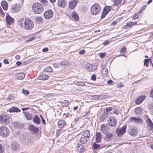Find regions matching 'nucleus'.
<instances>
[{"mask_svg":"<svg viewBox=\"0 0 153 153\" xmlns=\"http://www.w3.org/2000/svg\"><path fill=\"white\" fill-rule=\"evenodd\" d=\"M32 9L34 13L39 14L42 12L44 7L42 5L41 3H36L33 4Z\"/></svg>","mask_w":153,"mask_h":153,"instance_id":"nucleus-1","label":"nucleus"},{"mask_svg":"<svg viewBox=\"0 0 153 153\" xmlns=\"http://www.w3.org/2000/svg\"><path fill=\"white\" fill-rule=\"evenodd\" d=\"M101 11V8L100 5L96 4L93 5L91 8V11L92 14L96 15L99 14Z\"/></svg>","mask_w":153,"mask_h":153,"instance_id":"nucleus-2","label":"nucleus"},{"mask_svg":"<svg viewBox=\"0 0 153 153\" xmlns=\"http://www.w3.org/2000/svg\"><path fill=\"white\" fill-rule=\"evenodd\" d=\"M20 141L24 144H28L31 142L30 139L29 137V135L26 133H24L20 137Z\"/></svg>","mask_w":153,"mask_h":153,"instance_id":"nucleus-3","label":"nucleus"},{"mask_svg":"<svg viewBox=\"0 0 153 153\" xmlns=\"http://www.w3.org/2000/svg\"><path fill=\"white\" fill-rule=\"evenodd\" d=\"M34 26V23L33 21L28 18L25 21V24L23 28L27 30H30L33 28Z\"/></svg>","mask_w":153,"mask_h":153,"instance_id":"nucleus-4","label":"nucleus"},{"mask_svg":"<svg viewBox=\"0 0 153 153\" xmlns=\"http://www.w3.org/2000/svg\"><path fill=\"white\" fill-rule=\"evenodd\" d=\"M10 134V131L6 127L2 126L0 127V135L4 137H7Z\"/></svg>","mask_w":153,"mask_h":153,"instance_id":"nucleus-5","label":"nucleus"},{"mask_svg":"<svg viewBox=\"0 0 153 153\" xmlns=\"http://www.w3.org/2000/svg\"><path fill=\"white\" fill-rule=\"evenodd\" d=\"M10 122L9 116L7 115H2L0 116V123L4 125H7Z\"/></svg>","mask_w":153,"mask_h":153,"instance_id":"nucleus-6","label":"nucleus"},{"mask_svg":"<svg viewBox=\"0 0 153 153\" xmlns=\"http://www.w3.org/2000/svg\"><path fill=\"white\" fill-rule=\"evenodd\" d=\"M126 126H124L120 128H117L116 129V133L119 136L123 135L126 132Z\"/></svg>","mask_w":153,"mask_h":153,"instance_id":"nucleus-7","label":"nucleus"},{"mask_svg":"<svg viewBox=\"0 0 153 153\" xmlns=\"http://www.w3.org/2000/svg\"><path fill=\"white\" fill-rule=\"evenodd\" d=\"M20 7V4H13L10 7V11L13 13H16L19 10Z\"/></svg>","mask_w":153,"mask_h":153,"instance_id":"nucleus-8","label":"nucleus"},{"mask_svg":"<svg viewBox=\"0 0 153 153\" xmlns=\"http://www.w3.org/2000/svg\"><path fill=\"white\" fill-rule=\"evenodd\" d=\"M53 16V12L51 10H48L44 13V16L46 19H50Z\"/></svg>","mask_w":153,"mask_h":153,"instance_id":"nucleus-9","label":"nucleus"},{"mask_svg":"<svg viewBox=\"0 0 153 153\" xmlns=\"http://www.w3.org/2000/svg\"><path fill=\"white\" fill-rule=\"evenodd\" d=\"M109 128L107 124H103L101 125L100 130L103 133L105 134L109 131Z\"/></svg>","mask_w":153,"mask_h":153,"instance_id":"nucleus-10","label":"nucleus"},{"mask_svg":"<svg viewBox=\"0 0 153 153\" xmlns=\"http://www.w3.org/2000/svg\"><path fill=\"white\" fill-rule=\"evenodd\" d=\"M108 123L110 126H114L116 125L117 120L114 117H111L108 120Z\"/></svg>","mask_w":153,"mask_h":153,"instance_id":"nucleus-11","label":"nucleus"},{"mask_svg":"<svg viewBox=\"0 0 153 153\" xmlns=\"http://www.w3.org/2000/svg\"><path fill=\"white\" fill-rule=\"evenodd\" d=\"M11 148L14 151H17L20 149V145L16 142H12L11 144Z\"/></svg>","mask_w":153,"mask_h":153,"instance_id":"nucleus-12","label":"nucleus"},{"mask_svg":"<svg viewBox=\"0 0 153 153\" xmlns=\"http://www.w3.org/2000/svg\"><path fill=\"white\" fill-rule=\"evenodd\" d=\"M128 133L131 135L133 137L136 136L137 134V133L136 131L135 128L134 127H132L129 129L128 131Z\"/></svg>","mask_w":153,"mask_h":153,"instance_id":"nucleus-13","label":"nucleus"},{"mask_svg":"<svg viewBox=\"0 0 153 153\" xmlns=\"http://www.w3.org/2000/svg\"><path fill=\"white\" fill-rule=\"evenodd\" d=\"M147 127L150 131L153 130V123L149 118L147 119Z\"/></svg>","mask_w":153,"mask_h":153,"instance_id":"nucleus-14","label":"nucleus"},{"mask_svg":"<svg viewBox=\"0 0 153 153\" xmlns=\"http://www.w3.org/2000/svg\"><path fill=\"white\" fill-rule=\"evenodd\" d=\"M6 20L7 24L9 25H12L14 22L13 19L9 15L6 16Z\"/></svg>","mask_w":153,"mask_h":153,"instance_id":"nucleus-15","label":"nucleus"},{"mask_svg":"<svg viewBox=\"0 0 153 153\" xmlns=\"http://www.w3.org/2000/svg\"><path fill=\"white\" fill-rule=\"evenodd\" d=\"M130 121H132L136 123H140L142 122L141 118L135 117H131L130 119Z\"/></svg>","mask_w":153,"mask_h":153,"instance_id":"nucleus-16","label":"nucleus"},{"mask_svg":"<svg viewBox=\"0 0 153 153\" xmlns=\"http://www.w3.org/2000/svg\"><path fill=\"white\" fill-rule=\"evenodd\" d=\"M113 134L112 133H108L106 134L105 136V140L107 142L110 141L111 140V138L113 137Z\"/></svg>","mask_w":153,"mask_h":153,"instance_id":"nucleus-17","label":"nucleus"},{"mask_svg":"<svg viewBox=\"0 0 153 153\" xmlns=\"http://www.w3.org/2000/svg\"><path fill=\"white\" fill-rule=\"evenodd\" d=\"M58 4L59 6L62 7H65L67 5L65 0H58Z\"/></svg>","mask_w":153,"mask_h":153,"instance_id":"nucleus-18","label":"nucleus"},{"mask_svg":"<svg viewBox=\"0 0 153 153\" xmlns=\"http://www.w3.org/2000/svg\"><path fill=\"white\" fill-rule=\"evenodd\" d=\"M146 97L145 95H142L139 97L135 100V103L137 104H140L145 99Z\"/></svg>","mask_w":153,"mask_h":153,"instance_id":"nucleus-19","label":"nucleus"},{"mask_svg":"<svg viewBox=\"0 0 153 153\" xmlns=\"http://www.w3.org/2000/svg\"><path fill=\"white\" fill-rule=\"evenodd\" d=\"M95 140L97 143H99L101 142V133L99 132H96Z\"/></svg>","mask_w":153,"mask_h":153,"instance_id":"nucleus-20","label":"nucleus"},{"mask_svg":"<svg viewBox=\"0 0 153 153\" xmlns=\"http://www.w3.org/2000/svg\"><path fill=\"white\" fill-rule=\"evenodd\" d=\"M8 111L10 113L12 112H18L20 111V110L17 107H12L10 108L8 110Z\"/></svg>","mask_w":153,"mask_h":153,"instance_id":"nucleus-21","label":"nucleus"},{"mask_svg":"<svg viewBox=\"0 0 153 153\" xmlns=\"http://www.w3.org/2000/svg\"><path fill=\"white\" fill-rule=\"evenodd\" d=\"M29 128L30 130L33 131L34 133H37L39 131L38 128L32 125L29 126Z\"/></svg>","mask_w":153,"mask_h":153,"instance_id":"nucleus-22","label":"nucleus"},{"mask_svg":"<svg viewBox=\"0 0 153 153\" xmlns=\"http://www.w3.org/2000/svg\"><path fill=\"white\" fill-rule=\"evenodd\" d=\"M33 122L36 124H40L41 122L40 118L37 115H36L33 118Z\"/></svg>","mask_w":153,"mask_h":153,"instance_id":"nucleus-23","label":"nucleus"},{"mask_svg":"<svg viewBox=\"0 0 153 153\" xmlns=\"http://www.w3.org/2000/svg\"><path fill=\"white\" fill-rule=\"evenodd\" d=\"M77 1L76 0L72 1L70 2L69 6L71 9H74L76 6Z\"/></svg>","mask_w":153,"mask_h":153,"instance_id":"nucleus-24","label":"nucleus"},{"mask_svg":"<svg viewBox=\"0 0 153 153\" xmlns=\"http://www.w3.org/2000/svg\"><path fill=\"white\" fill-rule=\"evenodd\" d=\"M66 124L65 121L62 120H59L58 122V126L59 128H63Z\"/></svg>","mask_w":153,"mask_h":153,"instance_id":"nucleus-25","label":"nucleus"},{"mask_svg":"<svg viewBox=\"0 0 153 153\" xmlns=\"http://www.w3.org/2000/svg\"><path fill=\"white\" fill-rule=\"evenodd\" d=\"M71 15L72 18L75 20L76 21H78L79 20V16L77 13L75 12L72 13Z\"/></svg>","mask_w":153,"mask_h":153,"instance_id":"nucleus-26","label":"nucleus"},{"mask_svg":"<svg viewBox=\"0 0 153 153\" xmlns=\"http://www.w3.org/2000/svg\"><path fill=\"white\" fill-rule=\"evenodd\" d=\"M26 19L24 18H20L18 21V25H19L20 27L23 28V24H24V25L25 24V21Z\"/></svg>","mask_w":153,"mask_h":153,"instance_id":"nucleus-27","label":"nucleus"},{"mask_svg":"<svg viewBox=\"0 0 153 153\" xmlns=\"http://www.w3.org/2000/svg\"><path fill=\"white\" fill-rule=\"evenodd\" d=\"M136 23H137L136 22H127L126 23V25H124V26L123 27L124 28L127 29L128 28H129L132 25H136Z\"/></svg>","mask_w":153,"mask_h":153,"instance_id":"nucleus-28","label":"nucleus"},{"mask_svg":"<svg viewBox=\"0 0 153 153\" xmlns=\"http://www.w3.org/2000/svg\"><path fill=\"white\" fill-rule=\"evenodd\" d=\"M1 6L4 10H6L7 9L8 4L6 1H2L1 2Z\"/></svg>","mask_w":153,"mask_h":153,"instance_id":"nucleus-29","label":"nucleus"},{"mask_svg":"<svg viewBox=\"0 0 153 153\" xmlns=\"http://www.w3.org/2000/svg\"><path fill=\"white\" fill-rule=\"evenodd\" d=\"M91 66V68H90V66L87 68V70L88 71H93L96 70L97 68V66L95 65H91L90 64Z\"/></svg>","mask_w":153,"mask_h":153,"instance_id":"nucleus-30","label":"nucleus"},{"mask_svg":"<svg viewBox=\"0 0 153 153\" xmlns=\"http://www.w3.org/2000/svg\"><path fill=\"white\" fill-rule=\"evenodd\" d=\"M77 150L79 152L82 153L84 152V148L81 144H79L77 146Z\"/></svg>","mask_w":153,"mask_h":153,"instance_id":"nucleus-31","label":"nucleus"},{"mask_svg":"<svg viewBox=\"0 0 153 153\" xmlns=\"http://www.w3.org/2000/svg\"><path fill=\"white\" fill-rule=\"evenodd\" d=\"M25 77V75L23 73L18 74L16 75V77L17 79L22 80Z\"/></svg>","mask_w":153,"mask_h":153,"instance_id":"nucleus-32","label":"nucleus"},{"mask_svg":"<svg viewBox=\"0 0 153 153\" xmlns=\"http://www.w3.org/2000/svg\"><path fill=\"white\" fill-rule=\"evenodd\" d=\"M82 135L84 137L89 138L90 135V131L88 130H86L83 132Z\"/></svg>","mask_w":153,"mask_h":153,"instance_id":"nucleus-33","label":"nucleus"},{"mask_svg":"<svg viewBox=\"0 0 153 153\" xmlns=\"http://www.w3.org/2000/svg\"><path fill=\"white\" fill-rule=\"evenodd\" d=\"M24 113L27 120H30L32 119V117L31 114L27 112H24Z\"/></svg>","mask_w":153,"mask_h":153,"instance_id":"nucleus-34","label":"nucleus"},{"mask_svg":"<svg viewBox=\"0 0 153 153\" xmlns=\"http://www.w3.org/2000/svg\"><path fill=\"white\" fill-rule=\"evenodd\" d=\"M48 76L47 75L42 74L39 77V78L40 80H45L48 79Z\"/></svg>","mask_w":153,"mask_h":153,"instance_id":"nucleus-35","label":"nucleus"},{"mask_svg":"<svg viewBox=\"0 0 153 153\" xmlns=\"http://www.w3.org/2000/svg\"><path fill=\"white\" fill-rule=\"evenodd\" d=\"M109 11V10H106V9L104 8V10L102 12V14L101 16V18L103 19L104 18Z\"/></svg>","mask_w":153,"mask_h":153,"instance_id":"nucleus-36","label":"nucleus"},{"mask_svg":"<svg viewBox=\"0 0 153 153\" xmlns=\"http://www.w3.org/2000/svg\"><path fill=\"white\" fill-rule=\"evenodd\" d=\"M108 114L105 113H103L100 117V120L102 121H103L107 117Z\"/></svg>","mask_w":153,"mask_h":153,"instance_id":"nucleus-37","label":"nucleus"},{"mask_svg":"<svg viewBox=\"0 0 153 153\" xmlns=\"http://www.w3.org/2000/svg\"><path fill=\"white\" fill-rule=\"evenodd\" d=\"M87 141L86 137H83L80 138V142L82 144H84Z\"/></svg>","mask_w":153,"mask_h":153,"instance_id":"nucleus-38","label":"nucleus"},{"mask_svg":"<svg viewBox=\"0 0 153 153\" xmlns=\"http://www.w3.org/2000/svg\"><path fill=\"white\" fill-rule=\"evenodd\" d=\"M135 113L136 114H139L142 112V110L141 108L140 107L136 108L135 111Z\"/></svg>","mask_w":153,"mask_h":153,"instance_id":"nucleus-39","label":"nucleus"},{"mask_svg":"<svg viewBox=\"0 0 153 153\" xmlns=\"http://www.w3.org/2000/svg\"><path fill=\"white\" fill-rule=\"evenodd\" d=\"M100 146L98 144H96L95 142L94 143V144L92 146V148L93 149H98Z\"/></svg>","mask_w":153,"mask_h":153,"instance_id":"nucleus-40","label":"nucleus"},{"mask_svg":"<svg viewBox=\"0 0 153 153\" xmlns=\"http://www.w3.org/2000/svg\"><path fill=\"white\" fill-rule=\"evenodd\" d=\"M44 70L46 72H52L53 69L50 66L47 67L44 69Z\"/></svg>","mask_w":153,"mask_h":153,"instance_id":"nucleus-41","label":"nucleus"},{"mask_svg":"<svg viewBox=\"0 0 153 153\" xmlns=\"http://www.w3.org/2000/svg\"><path fill=\"white\" fill-rule=\"evenodd\" d=\"M150 60L149 59H146L144 61V65L146 67H148L149 65V62Z\"/></svg>","mask_w":153,"mask_h":153,"instance_id":"nucleus-42","label":"nucleus"},{"mask_svg":"<svg viewBox=\"0 0 153 153\" xmlns=\"http://www.w3.org/2000/svg\"><path fill=\"white\" fill-rule=\"evenodd\" d=\"M102 74L105 75L108 73V69L106 68H103L102 70L101 71Z\"/></svg>","mask_w":153,"mask_h":153,"instance_id":"nucleus-43","label":"nucleus"},{"mask_svg":"<svg viewBox=\"0 0 153 153\" xmlns=\"http://www.w3.org/2000/svg\"><path fill=\"white\" fill-rule=\"evenodd\" d=\"M114 3L113 4L114 5H117L120 4L122 1V0H114Z\"/></svg>","mask_w":153,"mask_h":153,"instance_id":"nucleus-44","label":"nucleus"},{"mask_svg":"<svg viewBox=\"0 0 153 153\" xmlns=\"http://www.w3.org/2000/svg\"><path fill=\"white\" fill-rule=\"evenodd\" d=\"M112 110V108L111 107H108L105 109V113H106L107 114H108Z\"/></svg>","mask_w":153,"mask_h":153,"instance_id":"nucleus-45","label":"nucleus"},{"mask_svg":"<svg viewBox=\"0 0 153 153\" xmlns=\"http://www.w3.org/2000/svg\"><path fill=\"white\" fill-rule=\"evenodd\" d=\"M77 85L81 86H85V83L82 82H77Z\"/></svg>","mask_w":153,"mask_h":153,"instance_id":"nucleus-46","label":"nucleus"},{"mask_svg":"<svg viewBox=\"0 0 153 153\" xmlns=\"http://www.w3.org/2000/svg\"><path fill=\"white\" fill-rule=\"evenodd\" d=\"M22 93L25 95H27L29 94V92L28 91L24 89H23L22 90Z\"/></svg>","mask_w":153,"mask_h":153,"instance_id":"nucleus-47","label":"nucleus"},{"mask_svg":"<svg viewBox=\"0 0 153 153\" xmlns=\"http://www.w3.org/2000/svg\"><path fill=\"white\" fill-rule=\"evenodd\" d=\"M36 20L38 22H40L42 21V18L40 17H37L36 18Z\"/></svg>","mask_w":153,"mask_h":153,"instance_id":"nucleus-48","label":"nucleus"},{"mask_svg":"<svg viewBox=\"0 0 153 153\" xmlns=\"http://www.w3.org/2000/svg\"><path fill=\"white\" fill-rule=\"evenodd\" d=\"M62 104L63 106H67L68 105L69 103L66 101L63 102H62Z\"/></svg>","mask_w":153,"mask_h":153,"instance_id":"nucleus-49","label":"nucleus"},{"mask_svg":"<svg viewBox=\"0 0 153 153\" xmlns=\"http://www.w3.org/2000/svg\"><path fill=\"white\" fill-rule=\"evenodd\" d=\"M40 1L44 5H46L48 3L47 0H40Z\"/></svg>","mask_w":153,"mask_h":153,"instance_id":"nucleus-50","label":"nucleus"},{"mask_svg":"<svg viewBox=\"0 0 153 153\" xmlns=\"http://www.w3.org/2000/svg\"><path fill=\"white\" fill-rule=\"evenodd\" d=\"M105 55V53H101L99 54V55L100 58H102L104 57Z\"/></svg>","mask_w":153,"mask_h":153,"instance_id":"nucleus-51","label":"nucleus"},{"mask_svg":"<svg viewBox=\"0 0 153 153\" xmlns=\"http://www.w3.org/2000/svg\"><path fill=\"white\" fill-rule=\"evenodd\" d=\"M60 63L61 65L62 66L66 65L67 64H68V62L66 61H62Z\"/></svg>","mask_w":153,"mask_h":153,"instance_id":"nucleus-52","label":"nucleus"},{"mask_svg":"<svg viewBox=\"0 0 153 153\" xmlns=\"http://www.w3.org/2000/svg\"><path fill=\"white\" fill-rule=\"evenodd\" d=\"M91 79L93 81L96 80V76L95 74H93L91 76Z\"/></svg>","mask_w":153,"mask_h":153,"instance_id":"nucleus-53","label":"nucleus"},{"mask_svg":"<svg viewBox=\"0 0 153 153\" xmlns=\"http://www.w3.org/2000/svg\"><path fill=\"white\" fill-rule=\"evenodd\" d=\"M4 151V149L2 146L0 144V153H2Z\"/></svg>","mask_w":153,"mask_h":153,"instance_id":"nucleus-54","label":"nucleus"},{"mask_svg":"<svg viewBox=\"0 0 153 153\" xmlns=\"http://www.w3.org/2000/svg\"><path fill=\"white\" fill-rule=\"evenodd\" d=\"M61 133V130L60 129H58L56 131V135L58 136Z\"/></svg>","mask_w":153,"mask_h":153,"instance_id":"nucleus-55","label":"nucleus"},{"mask_svg":"<svg viewBox=\"0 0 153 153\" xmlns=\"http://www.w3.org/2000/svg\"><path fill=\"white\" fill-rule=\"evenodd\" d=\"M138 17V13H136L133 16V18L134 19H136Z\"/></svg>","mask_w":153,"mask_h":153,"instance_id":"nucleus-56","label":"nucleus"},{"mask_svg":"<svg viewBox=\"0 0 153 153\" xmlns=\"http://www.w3.org/2000/svg\"><path fill=\"white\" fill-rule=\"evenodd\" d=\"M107 83L109 85H113V81L112 80H109L107 81Z\"/></svg>","mask_w":153,"mask_h":153,"instance_id":"nucleus-57","label":"nucleus"},{"mask_svg":"<svg viewBox=\"0 0 153 153\" xmlns=\"http://www.w3.org/2000/svg\"><path fill=\"white\" fill-rule=\"evenodd\" d=\"M85 52L84 50H80L78 53L80 55L83 54Z\"/></svg>","mask_w":153,"mask_h":153,"instance_id":"nucleus-58","label":"nucleus"},{"mask_svg":"<svg viewBox=\"0 0 153 153\" xmlns=\"http://www.w3.org/2000/svg\"><path fill=\"white\" fill-rule=\"evenodd\" d=\"M109 43V41L108 40L105 41L102 44L104 45H107Z\"/></svg>","mask_w":153,"mask_h":153,"instance_id":"nucleus-59","label":"nucleus"},{"mask_svg":"<svg viewBox=\"0 0 153 153\" xmlns=\"http://www.w3.org/2000/svg\"><path fill=\"white\" fill-rule=\"evenodd\" d=\"M0 14L2 16L5 15L4 13L0 7Z\"/></svg>","mask_w":153,"mask_h":153,"instance_id":"nucleus-60","label":"nucleus"},{"mask_svg":"<svg viewBox=\"0 0 153 153\" xmlns=\"http://www.w3.org/2000/svg\"><path fill=\"white\" fill-rule=\"evenodd\" d=\"M125 48L124 46H123V48L121 49L120 51L122 53L125 52Z\"/></svg>","mask_w":153,"mask_h":153,"instance_id":"nucleus-61","label":"nucleus"},{"mask_svg":"<svg viewBox=\"0 0 153 153\" xmlns=\"http://www.w3.org/2000/svg\"><path fill=\"white\" fill-rule=\"evenodd\" d=\"M48 51V49L47 48H45L42 49V51L43 52H45Z\"/></svg>","mask_w":153,"mask_h":153,"instance_id":"nucleus-62","label":"nucleus"},{"mask_svg":"<svg viewBox=\"0 0 153 153\" xmlns=\"http://www.w3.org/2000/svg\"><path fill=\"white\" fill-rule=\"evenodd\" d=\"M21 64H22L21 62L20 61H17L16 62V65L18 66H19L20 65H21Z\"/></svg>","mask_w":153,"mask_h":153,"instance_id":"nucleus-63","label":"nucleus"},{"mask_svg":"<svg viewBox=\"0 0 153 153\" xmlns=\"http://www.w3.org/2000/svg\"><path fill=\"white\" fill-rule=\"evenodd\" d=\"M150 96L153 98V89L151 90L150 93Z\"/></svg>","mask_w":153,"mask_h":153,"instance_id":"nucleus-64","label":"nucleus"}]
</instances>
